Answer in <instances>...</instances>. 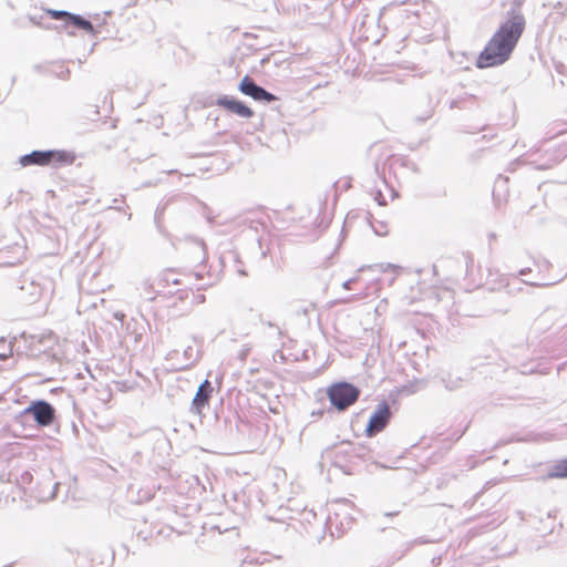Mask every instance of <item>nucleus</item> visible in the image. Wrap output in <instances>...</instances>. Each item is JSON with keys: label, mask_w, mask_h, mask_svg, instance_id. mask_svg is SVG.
<instances>
[{"label": "nucleus", "mask_w": 567, "mask_h": 567, "mask_svg": "<svg viewBox=\"0 0 567 567\" xmlns=\"http://www.w3.org/2000/svg\"><path fill=\"white\" fill-rule=\"evenodd\" d=\"M68 21L72 22L74 25H76L78 28H81L83 30H87V31L92 30L91 22L82 19L79 16L71 14V17H69Z\"/></svg>", "instance_id": "nucleus-11"}, {"label": "nucleus", "mask_w": 567, "mask_h": 567, "mask_svg": "<svg viewBox=\"0 0 567 567\" xmlns=\"http://www.w3.org/2000/svg\"><path fill=\"white\" fill-rule=\"evenodd\" d=\"M391 419V410L389 404L383 401L381 402L375 411L371 414L369 422L365 427V434L368 437H372L378 433L382 432Z\"/></svg>", "instance_id": "nucleus-4"}, {"label": "nucleus", "mask_w": 567, "mask_h": 567, "mask_svg": "<svg viewBox=\"0 0 567 567\" xmlns=\"http://www.w3.org/2000/svg\"><path fill=\"white\" fill-rule=\"evenodd\" d=\"M75 161V156L66 151H34L31 154H27L20 158L22 166L38 165H64L72 164Z\"/></svg>", "instance_id": "nucleus-3"}, {"label": "nucleus", "mask_w": 567, "mask_h": 567, "mask_svg": "<svg viewBox=\"0 0 567 567\" xmlns=\"http://www.w3.org/2000/svg\"><path fill=\"white\" fill-rule=\"evenodd\" d=\"M184 296L181 297V299H187L188 295H192V305H202L205 302L206 298L205 295L202 292L200 289H197L194 291L193 289H185L183 290Z\"/></svg>", "instance_id": "nucleus-10"}, {"label": "nucleus", "mask_w": 567, "mask_h": 567, "mask_svg": "<svg viewBox=\"0 0 567 567\" xmlns=\"http://www.w3.org/2000/svg\"><path fill=\"white\" fill-rule=\"evenodd\" d=\"M216 105L239 117L250 118L254 116V111L248 105L228 95L218 97Z\"/></svg>", "instance_id": "nucleus-6"}, {"label": "nucleus", "mask_w": 567, "mask_h": 567, "mask_svg": "<svg viewBox=\"0 0 567 567\" xmlns=\"http://www.w3.org/2000/svg\"><path fill=\"white\" fill-rule=\"evenodd\" d=\"M548 478H566L567 477V458L558 461L548 473Z\"/></svg>", "instance_id": "nucleus-9"}, {"label": "nucleus", "mask_w": 567, "mask_h": 567, "mask_svg": "<svg viewBox=\"0 0 567 567\" xmlns=\"http://www.w3.org/2000/svg\"><path fill=\"white\" fill-rule=\"evenodd\" d=\"M213 393L212 384L208 380H205L198 388L193 401V410L200 414L203 409L208 404Z\"/></svg>", "instance_id": "nucleus-8"}, {"label": "nucleus", "mask_w": 567, "mask_h": 567, "mask_svg": "<svg viewBox=\"0 0 567 567\" xmlns=\"http://www.w3.org/2000/svg\"><path fill=\"white\" fill-rule=\"evenodd\" d=\"M327 395L332 406L338 411H344L358 401L360 389L349 382L341 381L328 386Z\"/></svg>", "instance_id": "nucleus-2"}, {"label": "nucleus", "mask_w": 567, "mask_h": 567, "mask_svg": "<svg viewBox=\"0 0 567 567\" xmlns=\"http://www.w3.org/2000/svg\"><path fill=\"white\" fill-rule=\"evenodd\" d=\"M526 27L525 17L513 12L499 24L476 60L478 69L498 66L509 60Z\"/></svg>", "instance_id": "nucleus-1"}, {"label": "nucleus", "mask_w": 567, "mask_h": 567, "mask_svg": "<svg viewBox=\"0 0 567 567\" xmlns=\"http://www.w3.org/2000/svg\"><path fill=\"white\" fill-rule=\"evenodd\" d=\"M238 89L243 94L250 96L255 101L274 102L277 100V97L274 94L267 92L265 89L257 85L254 82V80L248 75L244 76V79L239 83Z\"/></svg>", "instance_id": "nucleus-5"}, {"label": "nucleus", "mask_w": 567, "mask_h": 567, "mask_svg": "<svg viewBox=\"0 0 567 567\" xmlns=\"http://www.w3.org/2000/svg\"><path fill=\"white\" fill-rule=\"evenodd\" d=\"M28 412L33 414L34 420L38 422V424L42 426H47L51 424L54 420V410L53 408L44 402V401H38L33 403L29 409Z\"/></svg>", "instance_id": "nucleus-7"}, {"label": "nucleus", "mask_w": 567, "mask_h": 567, "mask_svg": "<svg viewBox=\"0 0 567 567\" xmlns=\"http://www.w3.org/2000/svg\"><path fill=\"white\" fill-rule=\"evenodd\" d=\"M45 12H47V14H49L52 19H55V20L63 19V20L68 21L69 17H71V13L65 12V11H59V10H51V9H47V10H45Z\"/></svg>", "instance_id": "nucleus-12"}]
</instances>
